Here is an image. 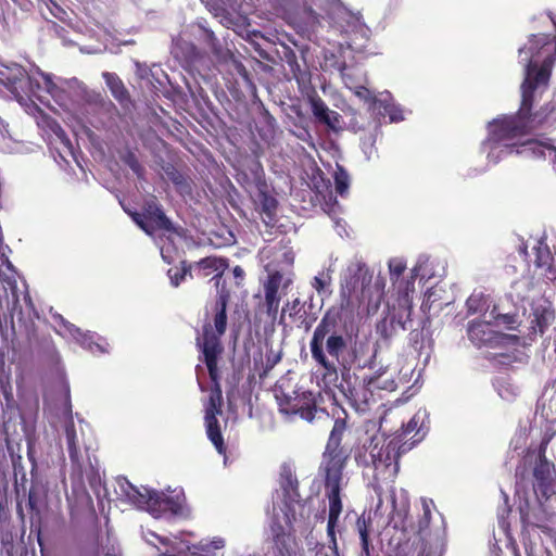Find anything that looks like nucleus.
Instances as JSON below:
<instances>
[{
  "instance_id": "obj_4",
  "label": "nucleus",
  "mask_w": 556,
  "mask_h": 556,
  "mask_svg": "<svg viewBox=\"0 0 556 556\" xmlns=\"http://www.w3.org/2000/svg\"><path fill=\"white\" fill-rule=\"evenodd\" d=\"M114 492L121 501L140 509H146L155 518L161 517L166 511H170L174 515L181 514L185 504V495L181 490L174 491V494L167 495L144 486L137 488L124 477L115 479Z\"/></svg>"
},
{
  "instance_id": "obj_32",
  "label": "nucleus",
  "mask_w": 556,
  "mask_h": 556,
  "mask_svg": "<svg viewBox=\"0 0 556 556\" xmlns=\"http://www.w3.org/2000/svg\"><path fill=\"white\" fill-rule=\"evenodd\" d=\"M375 105H378L379 114L389 116L390 122H401L404 119L403 111L394 103L388 102L387 98L375 100Z\"/></svg>"
},
{
  "instance_id": "obj_39",
  "label": "nucleus",
  "mask_w": 556,
  "mask_h": 556,
  "mask_svg": "<svg viewBox=\"0 0 556 556\" xmlns=\"http://www.w3.org/2000/svg\"><path fill=\"white\" fill-rule=\"evenodd\" d=\"M490 319L492 320L494 327L505 325L507 328L511 329L513 325L516 324V318L514 315L496 313V307L491 311Z\"/></svg>"
},
{
  "instance_id": "obj_40",
  "label": "nucleus",
  "mask_w": 556,
  "mask_h": 556,
  "mask_svg": "<svg viewBox=\"0 0 556 556\" xmlns=\"http://www.w3.org/2000/svg\"><path fill=\"white\" fill-rule=\"evenodd\" d=\"M258 201H260L262 211L267 216H271L277 206L276 199L264 191H260Z\"/></svg>"
},
{
  "instance_id": "obj_10",
  "label": "nucleus",
  "mask_w": 556,
  "mask_h": 556,
  "mask_svg": "<svg viewBox=\"0 0 556 556\" xmlns=\"http://www.w3.org/2000/svg\"><path fill=\"white\" fill-rule=\"evenodd\" d=\"M274 393L280 413L287 416H299L308 422L314 420L317 408L312 392L303 390L287 391L282 383H277Z\"/></svg>"
},
{
  "instance_id": "obj_36",
  "label": "nucleus",
  "mask_w": 556,
  "mask_h": 556,
  "mask_svg": "<svg viewBox=\"0 0 556 556\" xmlns=\"http://www.w3.org/2000/svg\"><path fill=\"white\" fill-rule=\"evenodd\" d=\"M333 178L337 193L344 197L350 187V176L348 172L341 165L337 164Z\"/></svg>"
},
{
  "instance_id": "obj_9",
  "label": "nucleus",
  "mask_w": 556,
  "mask_h": 556,
  "mask_svg": "<svg viewBox=\"0 0 556 556\" xmlns=\"http://www.w3.org/2000/svg\"><path fill=\"white\" fill-rule=\"evenodd\" d=\"M409 450L406 442L400 443L396 438L384 440L381 445L375 444L370 450V457L376 478L393 480L400 469V456Z\"/></svg>"
},
{
  "instance_id": "obj_19",
  "label": "nucleus",
  "mask_w": 556,
  "mask_h": 556,
  "mask_svg": "<svg viewBox=\"0 0 556 556\" xmlns=\"http://www.w3.org/2000/svg\"><path fill=\"white\" fill-rule=\"evenodd\" d=\"M60 417H62L64 419V431H65L70 458L74 464H78L79 463V444H78L76 427H75V424L73 420L68 386H65L64 402L62 404V407L60 408Z\"/></svg>"
},
{
  "instance_id": "obj_51",
  "label": "nucleus",
  "mask_w": 556,
  "mask_h": 556,
  "mask_svg": "<svg viewBox=\"0 0 556 556\" xmlns=\"http://www.w3.org/2000/svg\"><path fill=\"white\" fill-rule=\"evenodd\" d=\"M409 340H410L415 351L421 352V350L424 349L422 332L418 331V330H413L409 333Z\"/></svg>"
},
{
  "instance_id": "obj_44",
  "label": "nucleus",
  "mask_w": 556,
  "mask_h": 556,
  "mask_svg": "<svg viewBox=\"0 0 556 556\" xmlns=\"http://www.w3.org/2000/svg\"><path fill=\"white\" fill-rule=\"evenodd\" d=\"M167 243L163 242L162 244H160V253L162 255V258L169 264L175 260L177 251L173 247L172 239L169 237L167 238Z\"/></svg>"
},
{
  "instance_id": "obj_13",
  "label": "nucleus",
  "mask_w": 556,
  "mask_h": 556,
  "mask_svg": "<svg viewBox=\"0 0 556 556\" xmlns=\"http://www.w3.org/2000/svg\"><path fill=\"white\" fill-rule=\"evenodd\" d=\"M345 451H325L319 466V475L324 479L325 489H343L346 484L343 470L348 462Z\"/></svg>"
},
{
  "instance_id": "obj_25",
  "label": "nucleus",
  "mask_w": 556,
  "mask_h": 556,
  "mask_svg": "<svg viewBox=\"0 0 556 556\" xmlns=\"http://www.w3.org/2000/svg\"><path fill=\"white\" fill-rule=\"evenodd\" d=\"M530 317L531 329L533 332L543 334L546 328L554 320L555 314L549 302L546 300H540L533 303Z\"/></svg>"
},
{
  "instance_id": "obj_23",
  "label": "nucleus",
  "mask_w": 556,
  "mask_h": 556,
  "mask_svg": "<svg viewBox=\"0 0 556 556\" xmlns=\"http://www.w3.org/2000/svg\"><path fill=\"white\" fill-rule=\"evenodd\" d=\"M534 253V266L538 275L546 280L553 281L556 279V263L549 247L546 244L545 239H538L532 247Z\"/></svg>"
},
{
  "instance_id": "obj_20",
  "label": "nucleus",
  "mask_w": 556,
  "mask_h": 556,
  "mask_svg": "<svg viewBox=\"0 0 556 556\" xmlns=\"http://www.w3.org/2000/svg\"><path fill=\"white\" fill-rule=\"evenodd\" d=\"M554 465L549 463L544 454H540L533 469L534 484L533 490L538 498L547 500L554 493L553 473Z\"/></svg>"
},
{
  "instance_id": "obj_24",
  "label": "nucleus",
  "mask_w": 556,
  "mask_h": 556,
  "mask_svg": "<svg viewBox=\"0 0 556 556\" xmlns=\"http://www.w3.org/2000/svg\"><path fill=\"white\" fill-rule=\"evenodd\" d=\"M311 106L314 116L320 123L326 124L331 130L336 132L342 130V116L338 112L330 110L320 98H312Z\"/></svg>"
},
{
  "instance_id": "obj_15",
  "label": "nucleus",
  "mask_w": 556,
  "mask_h": 556,
  "mask_svg": "<svg viewBox=\"0 0 556 556\" xmlns=\"http://www.w3.org/2000/svg\"><path fill=\"white\" fill-rule=\"evenodd\" d=\"M132 220L148 235H152L154 230L173 231L174 227L170 220L165 216L164 212L155 200L146 203L142 213H134Z\"/></svg>"
},
{
  "instance_id": "obj_26",
  "label": "nucleus",
  "mask_w": 556,
  "mask_h": 556,
  "mask_svg": "<svg viewBox=\"0 0 556 556\" xmlns=\"http://www.w3.org/2000/svg\"><path fill=\"white\" fill-rule=\"evenodd\" d=\"M226 547V539L219 535L201 539L194 544H189L186 552L190 556H217L218 552Z\"/></svg>"
},
{
  "instance_id": "obj_54",
  "label": "nucleus",
  "mask_w": 556,
  "mask_h": 556,
  "mask_svg": "<svg viewBox=\"0 0 556 556\" xmlns=\"http://www.w3.org/2000/svg\"><path fill=\"white\" fill-rule=\"evenodd\" d=\"M254 167H255V169H254L255 177L257 180H260L262 177V174H263V169H262L260 163H255Z\"/></svg>"
},
{
  "instance_id": "obj_16",
  "label": "nucleus",
  "mask_w": 556,
  "mask_h": 556,
  "mask_svg": "<svg viewBox=\"0 0 556 556\" xmlns=\"http://www.w3.org/2000/svg\"><path fill=\"white\" fill-rule=\"evenodd\" d=\"M292 282L293 279L290 275H283L280 271L268 275L267 281L264 283V295L267 314L273 318L276 317L279 309L281 299L279 292L286 293Z\"/></svg>"
},
{
  "instance_id": "obj_37",
  "label": "nucleus",
  "mask_w": 556,
  "mask_h": 556,
  "mask_svg": "<svg viewBox=\"0 0 556 556\" xmlns=\"http://www.w3.org/2000/svg\"><path fill=\"white\" fill-rule=\"evenodd\" d=\"M302 308L303 305L299 298H295L294 300L287 302L286 305L282 307L280 323H282L286 314H288L289 318L292 320L301 319L304 316V313H302Z\"/></svg>"
},
{
  "instance_id": "obj_60",
  "label": "nucleus",
  "mask_w": 556,
  "mask_h": 556,
  "mask_svg": "<svg viewBox=\"0 0 556 556\" xmlns=\"http://www.w3.org/2000/svg\"><path fill=\"white\" fill-rule=\"evenodd\" d=\"M520 285H521V282H520V281H517V282H515V283H514V286H513V287H514V288H518Z\"/></svg>"
},
{
  "instance_id": "obj_6",
  "label": "nucleus",
  "mask_w": 556,
  "mask_h": 556,
  "mask_svg": "<svg viewBox=\"0 0 556 556\" xmlns=\"http://www.w3.org/2000/svg\"><path fill=\"white\" fill-rule=\"evenodd\" d=\"M389 367L376 371L374 376L364 377L362 381L348 384L343 390V393L350 404L359 413H364L369 408L371 402L375 401L374 390L380 389L386 391H394L399 383L408 382L407 375L401 376L395 380L393 378V371L390 372V377L383 379V376L390 371Z\"/></svg>"
},
{
  "instance_id": "obj_59",
  "label": "nucleus",
  "mask_w": 556,
  "mask_h": 556,
  "mask_svg": "<svg viewBox=\"0 0 556 556\" xmlns=\"http://www.w3.org/2000/svg\"><path fill=\"white\" fill-rule=\"evenodd\" d=\"M520 253L523 254V255H527V247L521 245L520 247Z\"/></svg>"
},
{
  "instance_id": "obj_30",
  "label": "nucleus",
  "mask_w": 556,
  "mask_h": 556,
  "mask_svg": "<svg viewBox=\"0 0 556 556\" xmlns=\"http://www.w3.org/2000/svg\"><path fill=\"white\" fill-rule=\"evenodd\" d=\"M102 77L105 80L112 96L121 103L128 100V92L122 79L114 73L103 72Z\"/></svg>"
},
{
  "instance_id": "obj_46",
  "label": "nucleus",
  "mask_w": 556,
  "mask_h": 556,
  "mask_svg": "<svg viewBox=\"0 0 556 556\" xmlns=\"http://www.w3.org/2000/svg\"><path fill=\"white\" fill-rule=\"evenodd\" d=\"M204 36H205V41L207 42L212 52L216 55H219L222 53V47H220L219 42L217 41L214 33L211 30L204 29Z\"/></svg>"
},
{
  "instance_id": "obj_55",
  "label": "nucleus",
  "mask_w": 556,
  "mask_h": 556,
  "mask_svg": "<svg viewBox=\"0 0 556 556\" xmlns=\"http://www.w3.org/2000/svg\"><path fill=\"white\" fill-rule=\"evenodd\" d=\"M243 275H244V271H243V269H242L240 266H236V267L233 268V276H235L236 278H240V279H242V278H243Z\"/></svg>"
},
{
  "instance_id": "obj_3",
  "label": "nucleus",
  "mask_w": 556,
  "mask_h": 556,
  "mask_svg": "<svg viewBox=\"0 0 556 556\" xmlns=\"http://www.w3.org/2000/svg\"><path fill=\"white\" fill-rule=\"evenodd\" d=\"M218 332L213 331L212 325L205 324L203 326L202 334L197 337V345L203 355V361L208 370L210 378L213 382V388L210 393L208 401L205 405V427L206 433L211 442L216 447L219 454L225 453L224 440L219 430L217 415L222 413V388L219 384V370L217 367V359L223 353V345Z\"/></svg>"
},
{
  "instance_id": "obj_62",
  "label": "nucleus",
  "mask_w": 556,
  "mask_h": 556,
  "mask_svg": "<svg viewBox=\"0 0 556 556\" xmlns=\"http://www.w3.org/2000/svg\"><path fill=\"white\" fill-rule=\"evenodd\" d=\"M502 493H503V496H504V501H505V503H507V501H508V496H507V494H505L504 492H502Z\"/></svg>"
},
{
  "instance_id": "obj_28",
  "label": "nucleus",
  "mask_w": 556,
  "mask_h": 556,
  "mask_svg": "<svg viewBox=\"0 0 556 556\" xmlns=\"http://www.w3.org/2000/svg\"><path fill=\"white\" fill-rule=\"evenodd\" d=\"M370 527V521L366 520L364 516L359 517L356 521V529L361 543V553L358 556H372L374 546L369 541Z\"/></svg>"
},
{
  "instance_id": "obj_43",
  "label": "nucleus",
  "mask_w": 556,
  "mask_h": 556,
  "mask_svg": "<svg viewBox=\"0 0 556 556\" xmlns=\"http://www.w3.org/2000/svg\"><path fill=\"white\" fill-rule=\"evenodd\" d=\"M188 271H189L188 268L185 266H182L180 268L179 267L169 268L167 271V275L170 280L172 286L178 287L180 285V282L185 279V277L187 276Z\"/></svg>"
},
{
  "instance_id": "obj_7",
  "label": "nucleus",
  "mask_w": 556,
  "mask_h": 556,
  "mask_svg": "<svg viewBox=\"0 0 556 556\" xmlns=\"http://www.w3.org/2000/svg\"><path fill=\"white\" fill-rule=\"evenodd\" d=\"M303 505L296 501L273 503V509L268 511L269 531L277 546L286 545L291 532L300 527L302 521L298 518V515L303 518Z\"/></svg>"
},
{
  "instance_id": "obj_41",
  "label": "nucleus",
  "mask_w": 556,
  "mask_h": 556,
  "mask_svg": "<svg viewBox=\"0 0 556 556\" xmlns=\"http://www.w3.org/2000/svg\"><path fill=\"white\" fill-rule=\"evenodd\" d=\"M376 135L369 134L362 140V150L368 161L377 155Z\"/></svg>"
},
{
  "instance_id": "obj_52",
  "label": "nucleus",
  "mask_w": 556,
  "mask_h": 556,
  "mask_svg": "<svg viewBox=\"0 0 556 556\" xmlns=\"http://www.w3.org/2000/svg\"><path fill=\"white\" fill-rule=\"evenodd\" d=\"M0 388H1V392H2L5 401L11 402L13 400V394H12V389H11L8 378L5 379V381L0 380Z\"/></svg>"
},
{
  "instance_id": "obj_1",
  "label": "nucleus",
  "mask_w": 556,
  "mask_h": 556,
  "mask_svg": "<svg viewBox=\"0 0 556 556\" xmlns=\"http://www.w3.org/2000/svg\"><path fill=\"white\" fill-rule=\"evenodd\" d=\"M341 317L338 312L327 311L315 327L309 351L313 361L324 370V378L337 380L339 371L344 376L353 368L371 367L377 349L370 353L369 342L354 340L344 336L340 329Z\"/></svg>"
},
{
  "instance_id": "obj_49",
  "label": "nucleus",
  "mask_w": 556,
  "mask_h": 556,
  "mask_svg": "<svg viewBox=\"0 0 556 556\" xmlns=\"http://www.w3.org/2000/svg\"><path fill=\"white\" fill-rule=\"evenodd\" d=\"M53 131H54L56 138L61 141V143L68 150L70 153H72L73 146H72L70 138L66 136L65 131L60 126H56L53 129Z\"/></svg>"
},
{
  "instance_id": "obj_63",
  "label": "nucleus",
  "mask_w": 556,
  "mask_h": 556,
  "mask_svg": "<svg viewBox=\"0 0 556 556\" xmlns=\"http://www.w3.org/2000/svg\"><path fill=\"white\" fill-rule=\"evenodd\" d=\"M248 556H251V555H248Z\"/></svg>"
},
{
  "instance_id": "obj_14",
  "label": "nucleus",
  "mask_w": 556,
  "mask_h": 556,
  "mask_svg": "<svg viewBox=\"0 0 556 556\" xmlns=\"http://www.w3.org/2000/svg\"><path fill=\"white\" fill-rule=\"evenodd\" d=\"M52 317L53 320L59 326L56 331L62 337L74 339L84 349L89 350L93 354H102L108 352L106 348L109 344L105 342V340H103L96 333H83L79 328L65 320L60 314H54Z\"/></svg>"
},
{
  "instance_id": "obj_42",
  "label": "nucleus",
  "mask_w": 556,
  "mask_h": 556,
  "mask_svg": "<svg viewBox=\"0 0 556 556\" xmlns=\"http://www.w3.org/2000/svg\"><path fill=\"white\" fill-rule=\"evenodd\" d=\"M376 293L374 296H370L368 300V303L366 304V311L367 313H370L371 311L376 312L380 305V302L383 296V285H379L376 282L375 285Z\"/></svg>"
},
{
  "instance_id": "obj_18",
  "label": "nucleus",
  "mask_w": 556,
  "mask_h": 556,
  "mask_svg": "<svg viewBox=\"0 0 556 556\" xmlns=\"http://www.w3.org/2000/svg\"><path fill=\"white\" fill-rule=\"evenodd\" d=\"M185 532H178L170 536H162L153 531L143 533L146 542L154 546L161 556H178L186 553L188 541L184 539Z\"/></svg>"
},
{
  "instance_id": "obj_38",
  "label": "nucleus",
  "mask_w": 556,
  "mask_h": 556,
  "mask_svg": "<svg viewBox=\"0 0 556 556\" xmlns=\"http://www.w3.org/2000/svg\"><path fill=\"white\" fill-rule=\"evenodd\" d=\"M496 390L498 395L508 402L513 401L519 392V389L506 379H498L496 381Z\"/></svg>"
},
{
  "instance_id": "obj_31",
  "label": "nucleus",
  "mask_w": 556,
  "mask_h": 556,
  "mask_svg": "<svg viewBox=\"0 0 556 556\" xmlns=\"http://www.w3.org/2000/svg\"><path fill=\"white\" fill-rule=\"evenodd\" d=\"M434 275L429 256L419 255L416 264L410 269V280H413V288L415 289V280H429Z\"/></svg>"
},
{
  "instance_id": "obj_56",
  "label": "nucleus",
  "mask_w": 556,
  "mask_h": 556,
  "mask_svg": "<svg viewBox=\"0 0 556 556\" xmlns=\"http://www.w3.org/2000/svg\"><path fill=\"white\" fill-rule=\"evenodd\" d=\"M201 371H203V369H202V367H201V366H199V365H198V366H197V378H198V383H199L200 389L203 391V390H204V388H203L202 382H201V380H200V372H201Z\"/></svg>"
},
{
  "instance_id": "obj_58",
  "label": "nucleus",
  "mask_w": 556,
  "mask_h": 556,
  "mask_svg": "<svg viewBox=\"0 0 556 556\" xmlns=\"http://www.w3.org/2000/svg\"><path fill=\"white\" fill-rule=\"evenodd\" d=\"M137 68H138V74L140 75V77H144L146 75V68H143L139 63H137Z\"/></svg>"
},
{
  "instance_id": "obj_53",
  "label": "nucleus",
  "mask_w": 556,
  "mask_h": 556,
  "mask_svg": "<svg viewBox=\"0 0 556 556\" xmlns=\"http://www.w3.org/2000/svg\"><path fill=\"white\" fill-rule=\"evenodd\" d=\"M526 442V438L523 434L517 435L511 444H514V448L518 450Z\"/></svg>"
},
{
  "instance_id": "obj_27",
  "label": "nucleus",
  "mask_w": 556,
  "mask_h": 556,
  "mask_svg": "<svg viewBox=\"0 0 556 556\" xmlns=\"http://www.w3.org/2000/svg\"><path fill=\"white\" fill-rule=\"evenodd\" d=\"M342 489H326V496L329 501V516H328V525L327 532L331 538L333 544L336 545L334 539V528L338 523L339 516L342 513V501H341V492Z\"/></svg>"
},
{
  "instance_id": "obj_47",
  "label": "nucleus",
  "mask_w": 556,
  "mask_h": 556,
  "mask_svg": "<svg viewBox=\"0 0 556 556\" xmlns=\"http://www.w3.org/2000/svg\"><path fill=\"white\" fill-rule=\"evenodd\" d=\"M125 163L131 168V170L141 178L143 175V167L132 153H128L125 157Z\"/></svg>"
},
{
  "instance_id": "obj_8",
  "label": "nucleus",
  "mask_w": 556,
  "mask_h": 556,
  "mask_svg": "<svg viewBox=\"0 0 556 556\" xmlns=\"http://www.w3.org/2000/svg\"><path fill=\"white\" fill-rule=\"evenodd\" d=\"M197 266L202 271L203 276H208L215 273L214 277L212 278L217 289V299L214 308V328L218 334H224L227 327L226 308L229 300V293L225 288V283H222V276L225 269L228 267L227 260L217 256H207L200 260L197 263Z\"/></svg>"
},
{
  "instance_id": "obj_33",
  "label": "nucleus",
  "mask_w": 556,
  "mask_h": 556,
  "mask_svg": "<svg viewBox=\"0 0 556 556\" xmlns=\"http://www.w3.org/2000/svg\"><path fill=\"white\" fill-rule=\"evenodd\" d=\"M280 486L289 497L296 491L298 480L290 465H282L280 469Z\"/></svg>"
},
{
  "instance_id": "obj_35",
  "label": "nucleus",
  "mask_w": 556,
  "mask_h": 556,
  "mask_svg": "<svg viewBox=\"0 0 556 556\" xmlns=\"http://www.w3.org/2000/svg\"><path fill=\"white\" fill-rule=\"evenodd\" d=\"M344 430L345 421L343 419L338 418L333 424V428L330 432L329 440L325 451H344L343 448L340 447L341 437Z\"/></svg>"
},
{
  "instance_id": "obj_11",
  "label": "nucleus",
  "mask_w": 556,
  "mask_h": 556,
  "mask_svg": "<svg viewBox=\"0 0 556 556\" xmlns=\"http://www.w3.org/2000/svg\"><path fill=\"white\" fill-rule=\"evenodd\" d=\"M368 269L362 263L350 264L342 274L341 296L342 308L354 312L364 304L366 293L365 283L368 281Z\"/></svg>"
},
{
  "instance_id": "obj_2",
  "label": "nucleus",
  "mask_w": 556,
  "mask_h": 556,
  "mask_svg": "<svg viewBox=\"0 0 556 556\" xmlns=\"http://www.w3.org/2000/svg\"><path fill=\"white\" fill-rule=\"evenodd\" d=\"M0 80L21 104H26L38 91L45 90L65 111H74L86 99L87 88L77 78H62L42 72L39 67L27 73L21 65L11 64L0 70Z\"/></svg>"
},
{
  "instance_id": "obj_12",
  "label": "nucleus",
  "mask_w": 556,
  "mask_h": 556,
  "mask_svg": "<svg viewBox=\"0 0 556 556\" xmlns=\"http://www.w3.org/2000/svg\"><path fill=\"white\" fill-rule=\"evenodd\" d=\"M390 280L392 282L393 290L397 294V304L401 309L399 315V323L405 328V321H402L403 316L409 319L413 300L412 294L414 293L413 280H410V274L404 276L406 270V261L402 257H393L388 263Z\"/></svg>"
},
{
  "instance_id": "obj_34",
  "label": "nucleus",
  "mask_w": 556,
  "mask_h": 556,
  "mask_svg": "<svg viewBox=\"0 0 556 556\" xmlns=\"http://www.w3.org/2000/svg\"><path fill=\"white\" fill-rule=\"evenodd\" d=\"M469 314L486 312L489 308V298L483 292H473L466 302Z\"/></svg>"
},
{
  "instance_id": "obj_61",
  "label": "nucleus",
  "mask_w": 556,
  "mask_h": 556,
  "mask_svg": "<svg viewBox=\"0 0 556 556\" xmlns=\"http://www.w3.org/2000/svg\"><path fill=\"white\" fill-rule=\"evenodd\" d=\"M517 296L520 298V299H523L525 294H522L521 292H517Z\"/></svg>"
},
{
  "instance_id": "obj_22",
  "label": "nucleus",
  "mask_w": 556,
  "mask_h": 556,
  "mask_svg": "<svg viewBox=\"0 0 556 556\" xmlns=\"http://www.w3.org/2000/svg\"><path fill=\"white\" fill-rule=\"evenodd\" d=\"M427 431L428 414L426 409H419L394 438L400 440V443L406 442V446L412 448L425 438Z\"/></svg>"
},
{
  "instance_id": "obj_57",
  "label": "nucleus",
  "mask_w": 556,
  "mask_h": 556,
  "mask_svg": "<svg viewBox=\"0 0 556 556\" xmlns=\"http://www.w3.org/2000/svg\"><path fill=\"white\" fill-rule=\"evenodd\" d=\"M280 361V356L279 355H274L273 356V359L270 357H268L267 362L271 363V366L276 365L278 362Z\"/></svg>"
},
{
  "instance_id": "obj_50",
  "label": "nucleus",
  "mask_w": 556,
  "mask_h": 556,
  "mask_svg": "<svg viewBox=\"0 0 556 556\" xmlns=\"http://www.w3.org/2000/svg\"><path fill=\"white\" fill-rule=\"evenodd\" d=\"M437 290L433 288L428 289L425 293V299L422 301L421 308L425 311L430 309L433 302L437 301Z\"/></svg>"
},
{
  "instance_id": "obj_48",
  "label": "nucleus",
  "mask_w": 556,
  "mask_h": 556,
  "mask_svg": "<svg viewBox=\"0 0 556 556\" xmlns=\"http://www.w3.org/2000/svg\"><path fill=\"white\" fill-rule=\"evenodd\" d=\"M391 328L392 321H388L383 319L377 325V332L382 337V339L387 342L391 337Z\"/></svg>"
},
{
  "instance_id": "obj_21",
  "label": "nucleus",
  "mask_w": 556,
  "mask_h": 556,
  "mask_svg": "<svg viewBox=\"0 0 556 556\" xmlns=\"http://www.w3.org/2000/svg\"><path fill=\"white\" fill-rule=\"evenodd\" d=\"M341 78L346 88L365 101L374 100L372 92L367 88L368 79L363 68L358 66H340Z\"/></svg>"
},
{
  "instance_id": "obj_17",
  "label": "nucleus",
  "mask_w": 556,
  "mask_h": 556,
  "mask_svg": "<svg viewBox=\"0 0 556 556\" xmlns=\"http://www.w3.org/2000/svg\"><path fill=\"white\" fill-rule=\"evenodd\" d=\"M469 340L478 348H496L506 340L505 336L492 324L491 319L471 321L468 325Z\"/></svg>"
},
{
  "instance_id": "obj_5",
  "label": "nucleus",
  "mask_w": 556,
  "mask_h": 556,
  "mask_svg": "<svg viewBox=\"0 0 556 556\" xmlns=\"http://www.w3.org/2000/svg\"><path fill=\"white\" fill-rule=\"evenodd\" d=\"M324 0H303L304 3V22L307 26L313 27L319 22L318 14L314 11L313 5L324 8ZM327 4V15L333 25L343 34H359L363 38H367L369 29L361 21V17L346 8L339 0H325Z\"/></svg>"
},
{
  "instance_id": "obj_45",
  "label": "nucleus",
  "mask_w": 556,
  "mask_h": 556,
  "mask_svg": "<svg viewBox=\"0 0 556 556\" xmlns=\"http://www.w3.org/2000/svg\"><path fill=\"white\" fill-rule=\"evenodd\" d=\"M421 502H422L424 514L419 521V531L420 532L424 531L429 526L430 517H431L430 507L433 505L432 501L422 500Z\"/></svg>"
},
{
  "instance_id": "obj_29",
  "label": "nucleus",
  "mask_w": 556,
  "mask_h": 556,
  "mask_svg": "<svg viewBox=\"0 0 556 556\" xmlns=\"http://www.w3.org/2000/svg\"><path fill=\"white\" fill-rule=\"evenodd\" d=\"M332 273L333 269L329 266L326 269L320 270L312 280V288L318 293L319 296H329L332 292L331 282H332Z\"/></svg>"
}]
</instances>
